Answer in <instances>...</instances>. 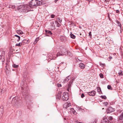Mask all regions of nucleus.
Masks as SVG:
<instances>
[{"label":"nucleus","mask_w":123,"mask_h":123,"mask_svg":"<svg viewBox=\"0 0 123 123\" xmlns=\"http://www.w3.org/2000/svg\"><path fill=\"white\" fill-rule=\"evenodd\" d=\"M119 12V10H117L116 11V12L117 13H118Z\"/></svg>","instance_id":"nucleus-42"},{"label":"nucleus","mask_w":123,"mask_h":123,"mask_svg":"<svg viewBox=\"0 0 123 123\" xmlns=\"http://www.w3.org/2000/svg\"><path fill=\"white\" fill-rule=\"evenodd\" d=\"M70 79V77L69 76H68L67 78L64 80L63 81V83H67Z\"/></svg>","instance_id":"nucleus-11"},{"label":"nucleus","mask_w":123,"mask_h":123,"mask_svg":"<svg viewBox=\"0 0 123 123\" xmlns=\"http://www.w3.org/2000/svg\"><path fill=\"white\" fill-rule=\"evenodd\" d=\"M67 55H69V56H72V54L70 52H68V53L67 54Z\"/></svg>","instance_id":"nucleus-33"},{"label":"nucleus","mask_w":123,"mask_h":123,"mask_svg":"<svg viewBox=\"0 0 123 123\" xmlns=\"http://www.w3.org/2000/svg\"><path fill=\"white\" fill-rule=\"evenodd\" d=\"M102 123H111V122L108 120L106 117H105L101 121Z\"/></svg>","instance_id":"nucleus-6"},{"label":"nucleus","mask_w":123,"mask_h":123,"mask_svg":"<svg viewBox=\"0 0 123 123\" xmlns=\"http://www.w3.org/2000/svg\"><path fill=\"white\" fill-rule=\"evenodd\" d=\"M18 9L20 11L25 12H27L29 11H31L32 10L28 8L27 5H20L18 7Z\"/></svg>","instance_id":"nucleus-3"},{"label":"nucleus","mask_w":123,"mask_h":123,"mask_svg":"<svg viewBox=\"0 0 123 123\" xmlns=\"http://www.w3.org/2000/svg\"><path fill=\"white\" fill-rule=\"evenodd\" d=\"M89 36H90V37H91V36L92 34H91V32H90L89 33Z\"/></svg>","instance_id":"nucleus-40"},{"label":"nucleus","mask_w":123,"mask_h":123,"mask_svg":"<svg viewBox=\"0 0 123 123\" xmlns=\"http://www.w3.org/2000/svg\"><path fill=\"white\" fill-rule=\"evenodd\" d=\"M55 23L56 25V26L58 27H59L60 26V24L57 21H55Z\"/></svg>","instance_id":"nucleus-20"},{"label":"nucleus","mask_w":123,"mask_h":123,"mask_svg":"<svg viewBox=\"0 0 123 123\" xmlns=\"http://www.w3.org/2000/svg\"><path fill=\"white\" fill-rule=\"evenodd\" d=\"M22 45L21 42L19 43H16V46H21Z\"/></svg>","instance_id":"nucleus-23"},{"label":"nucleus","mask_w":123,"mask_h":123,"mask_svg":"<svg viewBox=\"0 0 123 123\" xmlns=\"http://www.w3.org/2000/svg\"><path fill=\"white\" fill-rule=\"evenodd\" d=\"M66 37L64 36H61L60 37V39L62 41H65L66 39Z\"/></svg>","instance_id":"nucleus-17"},{"label":"nucleus","mask_w":123,"mask_h":123,"mask_svg":"<svg viewBox=\"0 0 123 123\" xmlns=\"http://www.w3.org/2000/svg\"><path fill=\"white\" fill-rule=\"evenodd\" d=\"M62 98L63 100L67 101L69 98L68 94L67 92H65L63 93Z\"/></svg>","instance_id":"nucleus-5"},{"label":"nucleus","mask_w":123,"mask_h":123,"mask_svg":"<svg viewBox=\"0 0 123 123\" xmlns=\"http://www.w3.org/2000/svg\"><path fill=\"white\" fill-rule=\"evenodd\" d=\"M99 75H100V77L101 78H103V74H99Z\"/></svg>","instance_id":"nucleus-34"},{"label":"nucleus","mask_w":123,"mask_h":123,"mask_svg":"<svg viewBox=\"0 0 123 123\" xmlns=\"http://www.w3.org/2000/svg\"><path fill=\"white\" fill-rule=\"evenodd\" d=\"M67 110L69 113L75 114V111L73 108H69Z\"/></svg>","instance_id":"nucleus-8"},{"label":"nucleus","mask_w":123,"mask_h":123,"mask_svg":"<svg viewBox=\"0 0 123 123\" xmlns=\"http://www.w3.org/2000/svg\"><path fill=\"white\" fill-rule=\"evenodd\" d=\"M79 110L80 111H82V110H83V109H82L81 108H80L79 109Z\"/></svg>","instance_id":"nucleus-46"},{"label":"nucleus","mask_w":123,"mask_h":123,"mask_svg":"<svg viewBox=\"0 0 123 123\" xmlns=\"http://www.w3.org/2000/svg\"><path fill=\"white\" fill-rule=\"evenodd\" d=\"M97 91L99 92V93H100V92L101 91V88L99 87H98L97 88Z\"/></svg>","instance_id":"nucleus-26"},{"label":"nucleus","mask_w":123,"mask_h":123,"mask_svg":"<svg viewBox=\"0 0 123 123\" xmlns=\"http://www.w3.org/2000/svg\"><path fill=\"white\" fill-rule=\"evenodd\" d=\"M39 40V38H37L35 40V41H37V42Z\"/></svg>","instance_id":"nucleus-41"},{"label":"nucleus","mask_w":123,"mask_h":123,"mask_svg":"<svg viewBox=\"0 0 123 123\" xmlns=\"http://www.w3.org/2000/svg\"><path fill=\"white\" fill-rule=\"evenodd\" d=\"M101 97L102 98H104L105 99L106 98V97L105 96H103L102 95L101 96Z\"/></svg>","instance_id":"nucleus-30"},{"label":"nucleus","mask_w":123,"mask_h":123,"mask_svg":"<svg viewBox=\"0 0 123 123\" xmlns=\"http://www.w3.org/2000/svg\"><path fill=\"white\" fill-rule=\"evenodd\" d=\"M70 36L73 39H74L75 37V36L74 35V34H71L70 35Z\"/></svg>","instance_id":"nucleus-25"},{"label":"nucleus","mask_w":123,"mask_h":123,"mask_svg":"<svg viewBox=\"0 0 123 123\" xmlns=\"http://www.w3.org/2000/svg\"><path fill=\"white\" fill-rule=\"evenodd\" d=\"M117 23L118 24V25L120 27L121 26V24H120V23L118 21H117Z\"/></svg>","instance_id":"nucleus-36"},{"label":"nucleus","mask_w":123,"mask_h":123,"mask_svg":"<svg viewBox=\"0 0 123 123\" xmlns=\"http://www.w3.org/2000/svg\"><path fill=\"white\" fill-rule=\"evenodd\" d=\"M72 81H71L68 85V88L67 90L68 91H69V89H70L71 85H72Z\"/></svg>","instance_id":"nucleus-13"},{"label":"nucleus","mask_w":123,"mask_h":123,"mask_svg":"<svg viewBox=\"0 0 123 123\" xmlns=\"http://www.w3.org/2000/svg\"><path fill=\"white\" fill-rule=\"evenodd\" d=\"M43 0H31L29 5H27V6L29 9L33 7L34 6L42 5L44 3L43 2Z\"/></svg>","instance_id":"nucleus-2"},{"label":"nucleus","mask_w":123,"mask_h":123,"mask_svg":"<svg viewBox=\"0 0 123 123\" xmlns=\"http://www.w3.org/2000/svg\"><path fill=\"white\" fill-rule=\"evenodd\" d=\"M97 121V118L96 117L94 118V119L91 123H96Z\"/></svg>","instance_id":"nucleus-19"},{"label":"nucleus","mask_w":123,"mask_h":123,"mask_svg":"<svg viewBox=\"0 0 123 123\" xmlns=\"http://www.w3.org/2000/svg\"><path fill=\"white\" fill-rule=\"evenodd\" d=\"M108 0H105V2H108Z\"/></svg>","instance_id":"nucleus-47"},{"label":"nucleus","mask_w":123,"mask_h":123,"mask_svg":"<svg viewBox=\"0 0 123 123\" xmlns=\"http://www.w3.org/2000/svg\"><path fill=\"white\" fill-rule=\"evenodd\" d=\"M45 31L46 34H49L50 35H51L52 34L51 31L49 30H46Z\"/></svg>","instance_id":"nucleus-21"},{"label":"nucleus","mask_w":123,"mask_h":123,"mask_svg":"<svg viewBox=\"0 0 123 123\" xmlns=\"http://www.w3.org/2000/svg\"><path fill=\"white\" fill-rule=\"evenodd\" d=\"M109 58L110 59H112V57L111 56H110L109 57Z\"/></svg>","instance_id":"nucleus-45"},{"label":"nucleus","mask_w":123,"mask_h":123,"mask_svg":"<svg viewBox=\"0 0 123 123\" xmlns=\"http://www.w3.org/2000/svg\"><path fill=\"white\" fill-rule=\"evenodd\" d=\"M71 105L70 103L69 102H66L63 105V106L64 108H67Z\"/></svg>","instance_id":"nucleus-9"},{"label":"nucleus","mask_w":123,"mask_h":123,"mask_svg":"<svg viewBox=\"0 0 123 123\" xmlns=\"http://www.w3.org/2000/svg\"><path fill=\"white\" fill-rule=\"evenodd\" d=\"M58 85V86L59 87V85H60V86H61V85L60 84H58V85Z\"/></svg>","instance_id":"nucleus-48"},{"label":"nucleus","mask_w":123,"mask_h":123,"mask_svg":"<svg viewBox=\"0 0 123 123\" xmlns=\"http://www.w3.org/2000/svg\"><path fill=\"white\" fill-rule=\"evenodd\" d=\"M21 102V101L19 98L18 97H15L13 98L12 103L14 105H18Z\"/></svg>","instance_id":"nucleus-4"},{"label":"nucleus","mask_w":123,"mask_h":123,"mask_svg":"<svg viewBox=\"0 0 123 123\" xmlns=\"http://www.w3.org/2000/svg\"><path fill=\"white\" fill-rule=\"evenodd\" d=\"M87 93L90 96H93L95 95L96 92L95 91H93L91 92H88Z\"/></svg>","instance_id":"nucleus-10"},{"label":"nucleus","mask_w":123,"mask_h":123,"mask_svg":"<svg viewBox=\"0 0 123 123\" xmlns=\"http://www.w3.org/2000/svg\"><path fill=\"white\" fill-rule=\"evenodd\" d=\"M51 17L52 18H54L55 15L54 14L51 15Z\"/></svg>","instance_id":"nucleus-39"},{"label":"nucleus","mask_w":123,"mask_h":123,"mask_svg":"<svg viewBox=\"0 0 123 123\" xmlns=\"http://www.w3.org/2000/svg\"><path fill=\"white\" fill-rule=\"evenodd\" d=\"M107 88L109 89H111V86L109 85H108L107 86Z\"/></svg>","instance_id":"nucleus-37"},{"label":"nucleus","mask_w":123,"mask_h":123,"mask_svg":"<svg viewBox=\"0 0 123 123\" xmlns=\"http://www.w3.org/2000/svg\"><path fill=\"white\" fill-rule=\"evenodd\" d=\"M104 104L105 106H107L108 105V103L107 102H104Z\"/></svg>","instance_id":"nucleus-31"},{"label":"nucleus","mask_w":123,"mask_h":123,"mask_svg":"<svg viewBox=\"0 0 123 123\" xmlns=\"http://www.w3.org/2000/svg\"><path fill=\"white\" fill-rule=\"evenodd\" d=\"M84 97H85V95H84V94L83 93L81 95V98H83Z\"/></svg>","instance_id":"nucleus-38"},{"label":"nucleus","mask_w":123,"mask_h":123,"mask_svg":"<svg viewBox=\"0 0 123 123\" xmlns=\"http://www.w3.org/2000/svg\"><path fill=\"white\" fill-rule=\"evenodd\" d=\"M12 66L14 68H17L18 67V65H16L15 64H14L12 65Z\"/></svg>","instance_id":"nucleus-28"},{"label":"nucleus","mask_w":123,"mask_h":123,"mask_svg":"<svg viewBox=\"0 0 123 123\" xmlns=\"http://www.w3.org/2000/svg\"><path fill=\"white\" fill-rule=\"evenodd\" d=\"M119 119L121 120H123V115L121 114L119 117Z\"/></svg>","instance_id":"nucleus-24"},{"label":"nucleus","mask_w":123,"mask_h":123,"mask_svg":"<svg viewBox=\"0 0 123 123\" xmlns=\"http://www.w3.org/2000/svg\"><path fill=\"white\" fill-rule=\"evenodd\" d=\"M121 114L123 115V111H121Z\"/></svg>","instance_id":"nucleus-44"},{"label":"nucleus","mask_w":123,"mask_h":123,"mask_svg":"<svg viewBox=\"0 0 123 123\" xmlns=\"http://www.w3.org/2000/svg\"><path fill=\"white\" fill-rule=\"evenodd\" d=\"M15 37H17L18 38V39L17 40V41H19V40H20V37L18 35H15Z\"/></svg>","instance_id":"nucleus-27"},{"label":"nucleus","mask_w":123,"mask_h":123,"mask_svg":"<svg viewBox=\"0 0 123 123\" xmlns=\"http://www.w3.org/2000/svg\"><path fill=\"white\" fill-rule=\"evenodd\" d=\"M57 20L60 23H61L62 20H60L59 18H57Z\"/></svg>","instance_id":"nucleus-32"},{"label":"nucleus","mask_w":123,"mask_h":123,"mask_svg":"<svg viewBox=\"0 0 123 123\" xmlns=\"http://www.w3.org/2000/svg\"><path fill=\"white\" fill-rule=\"evenodd\" d=\"M17 33H18V34H22L23 33V32L20 30H17Z\"/></svg>","instance_id":"nucleus-22"},{"label":"nucleus","mask_w":123,"mask_h":123,"mask_svg":"<svg viewBox=\"0 0 123 123\" xmlns=\"http://www.w3.org/2000/svg\"><path fill=\"white\" fill-rule=\"evenodd\" d=\"M68 53V50L64 48L61 49V51L58 52L56 55L55 53L48 55V57H50L49 58L51 59H55L58 56H63L64 55H67Z\"/></svg>","instance_id":"nucleus-1"},{"label":"nucleus","mask_w":123,"mask_h":123,"mask_svg":"<svg viewBox=\"0 0 123 123\" xmlns=\"http://www.w3.org/2000/svg\"><path fill=\"white\" fill-rule=\"evenodd\" d=\"M57 0H55V3H56L57 2Z\"/></svg>","instance_id":"nucleus-49"},{"label":"nucleus","mask_w":123,"mask_h":123,"mask_svg":"<svg viewBox=\"0 0 123 123\" xmlns=\"http://www.w3.org/2000/svg\"><path fill=\"white\" fill-rule=\"evenodd\" d=\"M114 111V109L112 107H109L107 110L106 111L108 113H111Z\"/></svg>","instance_id":"nucleus-7"},{"label":"nucleus","mask_w":123,"mask_h":123,"mask_svg":"<svg viewBox=\"0 0 123 123\" xmlns=\"http://www.w3.org/2000/svg\"><path fill=\"white\" fill-rule=\"evenodd\" d=\"M51 26V27L54 28L55 26L54 24V22L53 21H51L50 23Z\"/></svg>","instance_id":"nucleus-18"},{"label":"nucleus","mask_w":123,"mask_h":123,"mask_svg":"<svg viewBox=\"0 0 123 123\" xmlns=\"http://www.w3.org/2000/svg\"><path fill=\"white\" fill-rule=\"evenodd\" d=\"M37 41H35L34 42V44H36V43H37Z\"/></svg>","instance_id":"nucleus-43"},{"label":"nucleus","mask_w":123,"mask_h":123,"mask_svg":"<svg viewBox=\"0 0 123 123\" xmlns=\"http://www.w3.org/2000/svg\"><path fill=\"white\" fill-rule=\"evenodd\" d=\"M4 111L3 109H0V117H1L3 115V113Z\"/></svg>","instance_id":"nucleus-16"},{"label":"nucleus","mask_w":123,"mask_h":123,"mask_svg":"<svg viewBox=\"0 0 123 123\" xmlns=\"http://www.w3.org/2000/svg\"><path fill=\"white\" fill-rule=\"evenodd\" d=\"M118 74L119 75H122L123 73L122 71V70H120L118 73Z\"/></svg>","instance_id":"nucleus-29"},{"label":"nucleus","mask_w":123,"mask_h":123,"mask_svg":"<svg viewBox=\"0 0 123 123\" xmlns=\"http://www.w3.org/2000/svg\"><path fill=\"white\" fill-rule=\"evenodd\" d=\"M6 66H7V63H6Z\"/></svg>","instance_id":"nucleus-50"},{"label":"nucleus","mask_w":123,"mask_h":123,"mask_svg":"<svg viewBox=\"0 0 123 123\" xmlns=\"http://www.w3.org/2000/svg\"><path fill=\"white\" fill-rule=\"evenodd\" d=\"M61 92H59L57 94V95L56 98H57L59 99L61 97Z\"/></svg>","instance_id":"nucleus-15"},{"label":"nucleus","mask_w":123,"mask_h":123,"mask_svg":"<svg viewBox=\"0 0 123 123\" xmlns=\"http://www.w3.org/2000/svg\"><path fill=\"white\" fill-rule=\"evenodd\" d=\"M109 120L111 121L112 119L113 118L112 117L110 116L109 118Z\"/></svg>","instance_id":"nucleus-35"},{"label":"nucleus","mask_w":123,"mask_h":123,"mask_svg":"<svg viewBox=\"0 0 123 123\" xmlns=\"http://www.w3.org/2000/svg\"><path fill=\"white\" fill-rule=\"evenodd\" d=\"M79 66L80 68L82 69H84L85 67V65L82 63H80L79 64Z\"/></svg>","instance_id":"nucleus-12"},{"label":"nucleus","mask_w":123,"mask_h":123,"mask_svg":"<svg viewBox=\"0 0 123 123\" xmlns=\"http://www.w3.org/2000/svg\"><path fill=\"white\" fill-rule=\"evenodd\" d=\"M28 41L26 40H23L21 43L22 45H25L26 43H28Z\"/></svg>","instance_id":"nucleus-14"}]
</instances>
